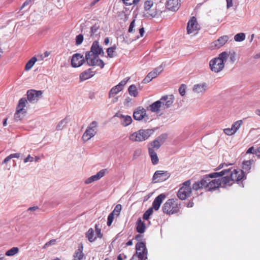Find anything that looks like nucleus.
I'll list each match as a JSON object with an SVG mask.
<instances>
[{
	"mask_svg": "<svg viewBox=\"0 0 260 260\" xmlns=\"http://www.w3.org/2000/svg\"><path fill=\"white\" fill-rule=\"evenodd\" d=\"M103 48L98 41H94L91 46L90 51L85 53V60L89 66H99L101 69L104 67V61L99 58V55L104 56Z\"/></svg>",
	"mask_w": 260,
	"mask_h": 260,
	"instance_id": "1",
	"label": "nucleus"
},
{
	"mask_svg": "<svg viewBox=\"0 0 260 260\" xmlns=\"http://www.w3.org/2000/svg\"><path fill=\"white\" fill-rule=\"evenodd\" d=\"M226 171H221L220 172H214L209 174L208 175L203 176L205 188L208 191H212L218 188L220 186L222 187H226L222 183V178L221 180L219 179H211V178H216L224 176Z\"/></svg>",
	"mask_w": 260,
	"mask_h": 260,
	"instance_id": "2",
	"label": "nucleus"
},
{
	"mask_svg": "<svg viewBox=\"0 0 260 260\" xmlns=\"http://www.w3.org/2000/svg\"><path fill=\"white\" fill-rule=\"evenodd\" d=\"M227 171L225 173V176L222 177V183L224 186H230L232 185L234 181H239L244 178L243 171L241 170L234 169L231 171V169H224Z\"/></svg>",
	"mask_w": 260,
	"mask_h": 260,
	"instance_id": "3",
	"label": "nucleus"
},
{
	"mask_svg": "<svg viewBox=\"0 0 260 260\" xmlns=\"http://www.w3.org/2000/svg\"><path fill=\"white\" fill-rule=\"evenodd\" d=\"M180 203L177 199H169L163 205L162 210L167 214H174L178 213L180 209Z\"/></svg>",
	"mask_w": 260,
	"mask_h": 260,
	"instance_id": "4",
	"label": "nucleus"
},
{
	"mask_svg": "<svg viewBox=\"0 0 260 260\" xmlns=\"http://www.w3.org/2000/svg\"><path fill=\"white\" fill-rule=\"evenodd\" d=\"M152 129H141L129 136V139L133 142H142L147 140L153 134Z\"/></svg>",
	"mask_w": 260,
	"mask_h": 260,
	"instance_id": "5",
	"label": "nucleus"
},
{
	"mask_svg": "<svg viewBox=\"0 0 260 260\" xmlns=\"http://www.w3.org/2000/svg\"><path fill=\"white\" fill-rule=\"evenodd\" d=\"M136 253L131 260H146L147 250L143 242L138 243L136 245Z\"/></svg>",
	"mask_w": 260,
	"mask_h": 260,
	"instance_id": "6",
	"label": "nucleus"
},
{
	"mask_svg": "<svg viewBox=\"0 0 260 260\" xmlns=\"http://www.w3.org/2000/svg\"><path fill=\"white\" fill-rule=\"evenodd\" d=\"M26 101V100L24 98H22L19 100L16 111L14 116L15 121L22 120L25 117L26 111L24 108L25 107Z\"/></svg>",
	"mask_w": 260,
	"mask_h": 260,
	"instance_id": "7",
	"label": "nucleus"
},
{
	"mask_svg": "<svg viewBox=\"0 0 260 260\" xmlns=\"http://www.w3.org/2000/svg\"><path fill=\"white\" fill-rule=\"evenodd\" d=\"M98 123L95 121H93L87 126L86 131L84 133L82 139L83 141L86 142L93 137L97 133Z\"/></svg>",
	"mask_w": 260,
	"mask_h": 260,
	"instance_id": "8",
	"label": "nucleus"
},
{
	"mask_svg": "<svg viewBox=\"0 0 260 260\" xmlns=\"http://www.w3.org/2000/svg\"><path fill=\"white\" fill-rule=\"evenodd\" d=\"M133 117L135 120L137 121L143 120L146 122L149 120V116L147 114L145 109L141 106L135 110L133 113Z\"/></svg>",
	"mask_w": 260,
	"mask_h": 260,
	"instance_id": "9",
	"label": "nucleus"
},
{
	"mask_svg": "<svg viewBox=\"0 0 260 260\" xmlns=\"http://www.w3.org/2000/svg\"><path fill=\"white\" fill-rule=\"evenodd\" d=\"M170 176V174L166 171H156L153 176V182L154 183L162 182L168 179Z\"/></svg>",
	"mask_w": 260,
	"mask_h": 260,
	"instance_id": "10",
	"label": "nucleus"
},
{
	"mask_svg": "<svg viewBox=\"0 0 260 260\" xmlns=\"http://www.w3.org/2000/svg\"><path fill=\"white\" fill-rule=\"evenodd\" d=\"M129 79V78H125L123 79L118 84L113 87L109 92V98H111L114 97L120 91H122L123 89V87L126 84Z\"/></svg>",
	"mask_w": 260,
	"mask_h": 260,
	"instance_id": "11",
	"label": "nucleus"
},
{
	"mask_svg": "<svg viewBox=\"0 0 260 260\" xmlns=\"http://www.w3.org/2000/svg\"><path fill=\"white\" fill-rule=\"evenodd\" d=\"M209 66L211 70L215 73H218L224 68V63H222L218 57L214 58L211 60L209 62Z\"/></svg>",
	"mask_w": 260,
	"mask_h": 260,
	"instance_id": "12",
	"label": "nucleus"
},
{
	"mask_svg": "<svg viewBox=\"0 0 260 260\" xmlns=\"http://www.w3.org/2000/svg\"><path fill=\"white\" fill-rule=\"evenodd\" d=\"M174 100V96L172 94L162 96L159 102L163 110L170 108L173 104Z\"/></svg>",
	"mask_w": 260,
	"mask_h": 260,
	"instance_id": "13",
	"label": "nucleus"
},
{
	"mask_svg": "<svg viewBox=\"0 0 260 260\" xmlns=\"http://www.w3.org/2000/svg\"><path fill=\"white\" fill-rule=\"evenodd\" d=\"M85 62L83 55L76 53L72 56L71 59V64L73 67L77 68L81 66Z\"/></svg>",
	"mask_w": 260,
	"mask_h": 260,
	"instance_id": "14",
	"label": "nucleus"
},
{
	"mask_svg": "<svg viewBox=\"0 0 260 260\" xmlns=\"http://www.w3.org/2000/svg\"><path fill=\"white\" fill-rule=\"evenodd\" d=\"M243 123V121L241 120H238L234 122L232 125L231 128H225L224 131V133L228 135L231 136L234 135L236 133V132L239 129Z\"/></svg>",
	"mask_w": 260,
	"mask_h": 260,
	"instance_id": "15",
	"label": "nucleus"
},
{
	"mask_svg": "<svg viewBox=\"0 0 260 260\" xmlns=\"http://www.w3.org/2000/svg\"><path fill=\"white\" fill-rule=\"evenodd\" d=\"M43 92L41 90H29L27 92V98L29 102H36L39 98L42 96Z\"/></svg>",
	"mask_w": 260,
	"mask_h": 260,
	"instance_id": "16",
	"label": "nucleus"
},
{
	"mask_svg": "<svg viewBox=\"0 0 260 260\" xmlns=\"http://www.w3.org/2000/svg\"><path fill=\"white\" fill-rule=\"evenodd\" d=\"M229 39L230 37L228 35L221 36L211 43V47L213 48H219L223 46L229 41Z\"/></svg>",
	"mask_w": 260,
	"mask_h": 260,
	"instance_id": "17",
	"label": "nucleus"
},
{
	"mask_svg": "<svg viewBox=\"0 0 260 260\" xmlns=\"http://www.w3.org/2000/svg\"><path fill=\"white\" fill-rule=\"evenodd\" d=\"M198 24L195 17H191L188 21L187 26V31L188 34L198 30Z\"/></svg>",
	"mask_w": 260,
	"mask_h": 260,
	"instance_id": "18",
	"label": "nucleus"
},
{
	"mask_svg": "<svg viewBox=\"0 0 260 260\" xmlns=\"http://www.w3.org/2000/svg\"><path fill=\"white\" fill-rule=\"evenodd\" d=\"M116 116L119 117L121 124L124 127L128 126L132 122L133 120L131 116L118 113Z\"/></svg>",
	"mask_w": 260,
	"mask_h": 260,
	"instance_id": "19",
	"label": "nucleus"
},
{
	"mask_svg": "<svg viewBox=\"0 0 260 260\" xmlns=\"http://www.w3.org/2000/svg\"><path fill=\"white\" fill-rule=\"evenodd\" d=\"M166 198V195L165 193H161L156 197L152 203V207L151 208H153V210L154 209L155 211H157Z\"/></svg>",
	"mask_w": 260,
	"mask_h": 260,
	"instance_id": "20",
	"label": "nucleus"
},
{
	"mask_svg": "<svg viewBox=\"0 0 260 260\" xmlns=\"http://www.w3.org/2000/svg\"><path fill=\"white\" fill-rule=\"evenodd\" d=\"M166 138V136L164 135H161L157 137L155 140L152 142L150 144V147L148 148H152V149H158L161 144H163L164 140Z\"/></svg>",
	"mask_w": 260,
	"mask_h": 260,
	"instance_id": "21",
	"label": "nucleus"
},
{
	"mask_svg": "<svg viewBox=\"0 0 260 260\" xmlns=\"http://www.w3.org/2000/svg\"><path fill=\"white\" fill-rule=\"evenodd\" d=\"M191 191V188L181 187L178 191L177 196L180 199L183 200L189 196Z\"/></svg>",
	"mask_w": 260,
	"mask_h": 260,
	"instance_id": "22",
	"label": "nucleus"
},
{
	"mask_svg": "<svg viewBox=\"0 0 260 260\" xmlns=\"http://www.w3.org/2000/svg\"><path fill=\"white\" fill-rule=\"evenodd\" d=\"M208 89V84L203 82L200 84H195L193 86L192 90L194 93L198 94H203L206 92Z\"/></svg>",
	"mask_w": 260,
	"mask_h": 260,
	"instance_id": "23",
	"label": "nucleus"
},
{
	"mask_svg": "<svg viewBox=\"0 0 260 260\" xmlns=\"http://www.w3.org/2000/svg\"><path fill=\"white\" fill-rule=\"evenodd\" d=\"M180 5V0H168L166 4L168 9L172 11L178 10Z\"/></svg>",
	"mask_w": 260,
	"mask_h": 260,
	"instance_id": "24",
	"label": "nucleus"
},
{
	"mask_svg": "<svg viewBox=\"0 0 260 260\" xmlns=\"http://www.w3.org/2000/svg\"><path fill=\"white\" fill-rule=\"evenodd\" d=\"M94 73L91 70V69H89L84 71L80 75V79L81 81H85L91 78L94 76Z\"/></svg>",
	"mask_w": 260,
	"mask_h": 260,
	"instance_id": "25",
	"label": "nucleus"
},
{
	"mask_svg": "<svg viewBox=\"0 0 260 260\" xmlns=\"http://www.w3.org/2000/svg\"><path fill=\"white\" fill-rule=\"evenodd\" d=\"M83 246L82 243L79 244V248L76 250L74 254V259L73 260H81L83 257Z\"/></svg>",
	"mask_w": 260,
	"mask_h": 260,
	"instance_id": "26",
	"label": "nucleus"
},
{
	"mask_svg": "<svg viewBox=\"0 0 260 260\" xmlns=\"http://www.w3.org/2000/svg\"><path fill=\"white\" fill-rule=\"evenodd\" d=\"M149 108L151 112L156 113H158L160 111L163 110L158 100L150 105Z\"/></svg>",
	"mask_w": 260,
	"mask_h": 260,
	"instance_id": "27",
	"label": "nucleus"
},
{
	"mask_svg": "<svg viewBox=\"0 0 260 260\" xmlns=\"http://www.w3.org/2000/svg\"><path fill=\"white\" fill-rule=\"evenodd\" d=\"M149 155L151 157L152 163L153 165H156L158 162V158L156 153L152 148H148Z\"/></svg>",
	"mask_w": 260,
	"mask_h": 260,
	"instance_id": "28",
	"label": "nucleus"
},
{
	"mask_svg": "<svg viewBox=\"0 0 260 260\" xmlns=\"http://www.w3.org/2000/svg\"><path fill=\"white\" fill-rule=\"evenodd\" d=\"M145 225L142 219L139 218L137 222V231L140 233H143L145 230Z\"/></svg>",
	"mask_w": 260,
	"mask_h": 260,
	"instance_id": "29",
	"label": "nucleus"
},
{
	"mask_svg": "<svg viewBox=\"0 0 260 260\" xmlns=\"http://www.w3.org/2000/svg\"><path fill=\"white\" fill-rule=\"evenodd\" d=\"M252 161L251 160H246L243 161L242 164V170L241 171H243V174L244 173H248L250 170L251 169V166L252 165Z\"/></svg>",
	"mask_w": 260,
	"mask_h": 260,
	"instance_id": "30",
	"label": "nucleus"
},
{
	"mask_svg": "<svg viewBox=\"0 0 260 260\" xmlns=\"http://www.w3.org/2000/svg\"><path fill=\"white\" fill-rule=\"evenodd\" d=\"M157 74L155 73L153 70L150 72L147 76L143 79L142 83H148L152 81V80L157 77Z\"/></svg>",
	"mask_w": 260,
	"mask_h": 260,
	"instance_id": "31",
	"label": "nucleus"
},
{
	"mask_svg": "<svg viewBox=\"0 0 260 260\" xmlns=\"http://www.w3.org/2000/svg\"><path fill=\"white\" fill-rule=\"evenodd\" d=\"M86 237L89 241L92 242L96 239V236H94V231L93 229L90 228L86 233Z\"/></svg>",
	"mask_w": 260,
	"mask_h": 260,
	"instance_id": "32",
	"label": "nucleus"
},
{
	"mask_svg": "<svg viewBox=\"0 0 260 260\" xmlns=\"http://www.w3.org/2000/svg\"><path fill=\"white\" fill-rule=\"evenodd\" d=\"M107 172V169H102L98 172L95 175L91 176L93 181H95L100 180L105 176Z\"/></svg>",
	"mask_w": 260,
	"mask_h": 260,
	"instance_id": "33",
	"label": "nucleus"
},
{
	"mask_svg": "<svg viewBox=\"0 0 260 260\" xmlns=\"http://www.w3.org/2000/svg\"><path fill=\"white\" fill-rule=\"evenodd\" d=\"M230 54L228 51H223L220 53L217 57L220 60L222 63H224L228 60Z\"/></svg>",
	"mask_w": 260,
	"mask_h": 260,
	"instance_id": "34",
	"label": "nucleus"
},
{
	"mask_svg": "<svg viewBox=\"0 0 260 260\" xmlns=\"http://www.w3.org/2000/svg\"><path fill=\"white\" fill-rule=\"evenodd\" d=\"M129 95L132 96L137 97L138 95V91L137 87L135 85H131L128 88Z\"/></svg>",
	"mask_w": 260,
	"mask_h": 260,
	"instance_id": "35",
	"label": "nucleus"
},
{
	"mask_svg": "<svg viewBox=\"0 0 260 260\" xmlns=\"http://www.w3.org/2000/svg\"><path fill=\"white\" fill-rule=\"evenodd\" d=\"M37 61V59L36 57L34 56L31 58V59H30L26 63L25 67V70L26 71L30 70Z\"/></svg>",
	"mask_w": 260,
	"mask_h": 260,
	"instance_id": "36",
	"label": "nucleus"
},
{
	"mask_svg": "<svg viewBox=\"0 0 260 260\" xmlns=\"http://www.w3.org/2000/svg\"><path fill=\"white\" fill-rule=\"evenodd\" d=\"M68 122V118L66 117L61 120H60L56 126V130L60 131L62 130L66 126Z\"/></svg>",
	"mask_w": 260,
	"mask_h": 260,
	"instance_id": "37",
	"label": "nucleus"
},
{
	"mask_svg": "<svg viewBox=\"0 0 260 260\" xmlns=\"http://www.w3.org/2000/svg\"><path fill=\"white\" fill-rule=\"evenodd\" d=\"M201 188H205V185L203 182V177L201 181L194 182L192 185V189L197 190Z\"/></svg>",
	"mask_w": 260,
	"mask_h": 260,
	"instance_id": "38",
	"label": "nucleus"
},
{
	"mask_svg": "<svg viewBox=\"0 0 260 260\" xmlns=\"http://www.w3.org/2000/svg\"><path fill=\"white\" fill-rule=\"evenodd\" d=\"M19 252V248L16 247H14L8 250L6 252V255L8 256H14L17 254Z\"/></svg>",
	"mask_w": 260,
	"mask_h": 260,
	"instance_id": "39",
	"label": "nucleus"
},
{
	"mask_svg": "<svg viewBox=\"0 0 260 260\" xmlns=\"http://www.w3.org/2000/svg\"><path fill=\"white\" fill-rule=\"evenodd\" d=\"M100 28V25L98 24H95L90 28V36L91 37L96 36L98 35V31Z\"/></svg>",
	"mask_w": 260,
	"mask_h": 260,
	"instance_id": "40",
	"label": "nucleus"
},
{
	"mask_svg": "<svg viewBox=\"0 0 260 260\" xmlns=\"http://www.w3.org/2000/svg\"><path fill=\"white\" fill-rule=\"evenodd\" d=\"M245 35L244 33L241 32L236 34L234 36V40L236 42H242L245 39Z\"/></svg>",
	"mask_w": 260,
	"mask_h": 260,
	"instance_id": "41",
	"label": "nucleus"
},
{
	"mask_svg": "<svg viewBox=\"0 0 260 260\" xmlns=\"http://www.w3.org/2000/svg\"><path fill=\"white\" fill-rule=\"evenodd\" d=\"M116 49V46L115 45H113L111 47H109L107 49V52L108 54V57L110 58H112L114 57V52Z\"/></svg>",
	"mask_w": 260,
	"mask_h": 260,
	"instance_id": "42",
	"label": "nucleus"
},
{
	"mask_svg": "<svg viewBox=\"0 0 260 260\" xmlns=\"http://www.w3.org/2000/svg\"><path fill=\"white\" fill-rule=\"evenodd\" d=\"M122 206L120 204H117L114 208L113 211L111 212L113 215L118 216L121 210Z\"/></svg>",
	"mask_w": 260,
	"mask_h": 260,
	"instance_id": "43",
	"label": "nucleus"
},
{
	"mask_svg": "<svg viewBox=\"0 0 260 260\" xmlns=\"http://www.w3.org/2000/svg\"><path fill=\"white\" fill-rule=\"evenodd\" d=\"M153 213V208H149L143 214V219L144 220H148L150 216Z\"/></svg>",
	"mask_w": 260,
	"mask_h": 260,
	"instance_id": "44",
	"label": "nucleus"
},
{
	"mask_svg": "<svg viewBox=\"0 0 260 260\" xmlns=\"http://www.w3.org/2000/svg\"><path fill=\"white\" fill-rule=\"evenodd\" d=\"M140 0H122L123 3L127 6L137 5Z\"/></svg>",
	"mask_w": 260,
	"mask_h": 260,
	"instance_id": "45",
	"label": "nucleus"
},
{
	"mask_svg": "<svg viewBox=\"0 0 260 260\" xmlns=\"http://www.w3.org/2000/svg\"><path fill=\"white\" fill-rule=\"evenodd\" d=\"M83 41V36L82 34L77 35L76 37V45H79L82 44Z\"/></svg>",
	"mask_w": 260,
	"mask_h": 260,
	"instance_id": "46",
	"label": "nucleus"
},
{
	"mask_svg": "<svg viewBox=\"0 0 260 260\" xmlns=\"http://www.w3.org/2000/svg\"><path fill=\"white\" fill-rule=\"evenodd\" d=\"M179 92L182 96H184L186 93V85L181 84L179 88Z\"/></svg>",
	"mask_w": 260,
	"mask_h": 260,
	"instance_id": "47",
	"label": "nucleus"
},
{
	"mask_svg": "<svg viewBox=\"0 0 260 260\" xmlns=\"http://www.w3.org/2000/svg\"><path fill=\"white\" fill-rule=\"evenodd\" d=\"M153 6V2L150 1H147L145 2L144 4V9L145 10L147 11L150 9V8Z\"/></svg>",
	"mask_w": 260,
	"mask_h": 260,
	"instance_id": "48",
	"label": "nucleus"
},
{
	"mask_svg": "<svg viewBox=\"0 0 260 260\" xmlns=\"http://www.w3.org/2000/svg\"><path fill=\"white\" fill-rule=\"evenodd\" d=\"M95 234H96V238H101L103 236L102 234L101 233V230L100 228H99L98 225L97 224H95Z\"/></svg>",
	"mask_w": 260,
	"mask_h": 260,
	"instance_id": "49",
	"label": "nucleus"
},
{
	"mask_svg": "<svg viewBox=\"0 0 260 260\" xmlns=\"http://www.w3.org/2000/svg\"><path fill=\"white\" fill-rule=\"evenodd\" d=\"M114 216V215H113V214L111 213L108 215V220H107V225L108 226H110L111 225V224L113 221Z\"/></svg>",
	"mask_w": 260,
	"mask_h": 260,
	"instance_id": "50",
	"label": "nucleus"
},
{
	"mask_svg": "<svg viewBox=\"0 0 260 260\" xmlns=\"http://www.w3.org/2000/svg\"><path fill=\"white\" fill-rule=\"evenodd\" d=\"M228 53L230 54L229 57L231 62L234 63L236 60V53L234 51H229Z\"/></svg>",
	"mask_w": 260,
	"mask_h": 260,
	"instance_id": "51",
	"label": "nucleus"
},
{
	"mask_svg": "<svg viewBox=\"0 0 260 260\" xmlns=\"http://www.w3.org/2000/svg\"><path fill=\"white\" fill-rule=\"evenodd\" d=\"M164 70V67L162 65H160L159 67L156 68L155 69L153 70V71L155 72V73L157 74V76L159 75V73L162 72Z\"/></svg>",
	"mask_w": 260,
	"mask_h": 260,
	"instance_id": "52",
	"label": "nucleus"
},
{
	"mask_svg": "<svg viewBox=\"0 0 260 260\" xmlns=\"http://www.w3.org/2000/svg\"><path fill=\"white\" fill-rule=\"evenodd\" d=\"M135 26V20H133L130 25H129V28H128V32H130V33H132L134 32V27Z\"/></svg>",
	"mask_w": 260,
	"mask_h": 260,
	"instance_id": "53",
	"label": "nucleus"
},
{
	"mask_svg": "<svg viewBox=\"0 0 260 260\" xmlns=\"http://www.w3.org/2000/svg\"><path fill=\"white\" fill-rule=\"evenodd\" d=\"M34 157L31 156L30 155H28L24 159V162L27 163L28 162H32L34 161Z\"/></svg>",
	"mask_w": 260,
	"mask_h": 260,
	"instance_id": "54",
	"label": "nucleus"
},
{
	"mask_svg": "<svg viewBox=\"0 0 260 260\" xmlns=\"http://www.w3.org/2000/svg\"><path fill=\"white\" fill-rule=\"evenodd\" d=\"M56 242V240H51L50 241L47 242L44 246V248H45L47 246L54 244Z\"/></svg>",
	"mask_w": 260,
	"mask_h": 260,
	"instance_id": "55",
	"label": "nucleus"
},
{
	"mask_svg": "<svg viewBox=\"0 0 260 260\" xmlns=\"http://www.w3.org/2000/svg\"><path fill=\"white\" fill-rule=\"evenodd\" d=\"M31 2V0H26L21 7L20 10H22L25 7L28 6Z\"/></svg>",
	"mask_w": 260,
	"mask_h": 260,
	"instance_id": "56",
	"label": "nucleus"
},
{
	"mask_svg": "<svg viewBox=\"0 0 260 260\" xmlns=\"http://www.w3.org/2000/svg\"><path fill=\"white\" fill-rule=\"evenodd\" d=\"M9 155H10V157L11 158V159H12L13 158H18L20 156V153H13V154H11Z\"/></svg>",
	"mask_w": 260,
	"mask_h": 260,
	"instance_id": "57",
	"label": "nucleus"
},
{
	"mask_svg": "<svg viewBox=\"0 0 260 260\" xmlns=\"http://www.w3.org/2000/svg\"><path fill=\"white\" fill-rule=\"evenodd\" d=\"M94 182L93 179H92V176L88 178L87 179H86L85 180V183L86 184H90L92 182Z\"/></svg>",
	"mask_w": 260,
	"mask_h": 260,
	"instance_id": "58",
	"label": "nucleus"
},
{
	"mask_svg": "<svg viewBox=\"0 0 260 260\" xmlns=\"http://www.w3.org/2000/svg\"><path fill=\"white\" fill-rule=\"evenodd\" d=\"M183 186L182 187H188L190 188V181L188 180L185 182H184L183 184Z\"/></svg>",
	"mask_w": 260,
	"mask_h": 260,
	"instance_id": "59",
	"label": "nucleus"
},
{
	"mask_svg": "<svg viewBox=\"0 0 260 260\" xmlns=\"http://www.w3.org/2000/svg\"><path fill=\"white\" fill-rule=\"evenodd\" d=\"M127 256L123 254H120L118 255L117 257L118 260H123L124 259H126Z\"/></svg>",
	"mask_w": 260,
	"mask_h": 260,
	"instance_id": "60",
	"label": "nucleus"
},
{
	"mask_svg": "<svg viewBox=\"0 0 260 260\" xmlns=\"http://www.w3.org/2000/svg\"><path fill=\"white\" fill-rule=\"evenodd\" d=\"M39 209V208L38 206H34L31 207H29L27 209V211H37Z\"/></svg>",
	"mask_w": 260,
	"mask_h": 260,
	"instance_id": "61",
	"label": "nucleus"
},
{
	"mask_svg": "<svg viewBox=\"0 0 260 260\" xmlns=\"http://www.w3.org/2000/svg\"><path fill=\"white\" fill-rule=\"evenodd\" d=\"M226 6L227 8H230L233 5V1L232 0H226Z\"/></svg>",
	"mask_w": 260,
	"mask_h": 260,
	"instance_id": "62",
	"label": "nucleus"
},
{
	"mask_svg": "<svg viewBox=\"0 0 260 260\" xmlns=\"http://www.w3.org/2000/svg\"><path fill=\"white\" fill-rule=\"evenodd\" d=\"M255 151L253 147H250L246 151V153H254Z\"/></svg>",
	"mask_w": 260,
	"mask_h": 260,
	"instance_id": "63",
	"label": "nucleus"
},
{
	"mask_svg": "<svg viewBox=\"0 0 260 260\" xmlns=\"http://www.w3.org/2000/svg\"><path fill=\"white\" fill-rule=\"evenodd\" d=\"M255 154L260 157V146L255 150Z\"/></svg>",
	"mask_w": 260,
	"mask_h": 260,
	"instance_id": "64",
	"label": "nucleus"
}]
</instances>
